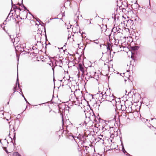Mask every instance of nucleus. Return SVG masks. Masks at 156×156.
<instances>
[{
    "mask_svg": "<svg viewBox=\"0 0 156 156\" xmlns=\"http://www.w3.org/2000/svg\"><path fill=\"white\" fill-rule=\"evenodd\" d=\"M9 128H10V131H9V133L8 135L9 136H10L11 133L12 132H13V133H14V136L13 137V140L14 141H15L16 140V133L15 132V130L14 129V128L13 126H11V125H9Z\"/></svg>",
    "mask_w": 156,
    "mask_h": 156,
    "instance_id": "1",
    "label": "nucleus"
},
{
    "mask_svg": "<svg viewBox=\"0 0 156 156\" xmlns=\"http://www.w3.org/2000/svg\"><path fill=\"white\" fill-rule=\"evenodd\" d=\"M66 137L67 138L73 140L74 139L75 136L73 135L71 133H69L68 132L66 133Z\"/></svg>",
    "mask_w": 156,
    "mask_h": 156,
    "instance_id": "2",
    "label": "nucleus"
},
{
    "mask_svg": "<svg viewBox=\"0 0 156 156\" xmlns=\"http://www.w3.org/2000/svg\"><path fill=\"white\" fill-rule=\"evenodd\" d=\"M10 39H11V41L13 42V44L15 45H16L17 44H18V41H19V39H18L19 36H17V37H16L15 38H14V41H13V39L12 38L11 35H9Z\"/></svg>",
    "mask_w": 156,
    "mask_h": 156,
    "instance_id": "3",
    "label": "nucleus"
},
{
    "mask_svg": "<svg viewBox=\"0 0 156 156\" xmlns=\"http://www.w3.org/2000/svg\"><path fill=\"white\" fill-rule=\"evenodd\" d=\"M108 91H107V92H104V93H103V94L101 93V97H102L101 98V100L103 101H104L105 99H106V100H107V97L108 95L107 94L108 93Z\"/></svg>",
    "mask_w": 156,
    "mask_h": 156,
    "instance_id": "4",
    "label": "nucleus"
},
{
    "mask_svg": "<svg viewBox=\"0 0 156 156\" xmlns=\"http://www.w3.org/2000/svg\"><path fill=\"white\" fill-rule=\"evenodd\" d=\"M80 28L78 24H77L76 26L73 27L72 28L73 32L74 33H77L79 31V29Z\"/></svg>",
    "mask_w": 156,
    "mask_h": 156,
    "instance_id": "5",
    "label": "nucleus"
},
{
    "mask_svg": "<svg viewBox=\"0 0 156 156\" xmlns=\"http://www.w3.org/2000/svg\"><path fill=\"white\" fill-rule=\"evenodd\" d=\"M115 97L113 95V94H110L108 95L107 97L106 101H111L113 99L115 98Z\"/></svg>",
    "mask_w": 156,
    "mask_h": 156,
    "instance_id": "6",
    "label": "nucleus"
},
{
    "mask_svg": "<svg viewBox=\"0 0 156 156\" xmlns=\"http://www.w3.org/2000/svg\"><path fill=\"white\" fill-rule=\"evenodd\" d=\"M121 29L119 28L118 27H114L112 30V31L114 32V33H116V32H117L118 33H120L121 32Z\"/></svg>",
    "mask_w": 156,
    "mask_h": 156,
    "instance_id": "7",
    "label": "nucleus"
},
{
    "mask_svg": "<svg viewBox=\"0 0 156 156\" xmlns=\"http://www.w3.org/2000/svg\"><path fill=\"white\" fill-rule=\"evenodd\" d=\"M136 60V59H131L129 61V64H127V66H129H129H133L135 64V62Z\"/></svg>",
    "mask_w": 156,
    "mask_h": 156,
    "instance_id": "8",
    "label": "nucleus"
},
{
    "mask_svg": "<svg viewBox=\"0 0 156 156\" xmlns=\"http://www.w3.org/2000/svg\"><path fill=\"white\" fill-rule=\"evenodd\" d=\"M78 69L81 71L83 73H84V68L83 66V65L81 63H79L78 65Z\"/></svg>",
    "mask_w": 156,
    "mask_h": 156,
    "instance_id": "9",
    "label": "nucleus"
},
{
    "mask_svg": "<svg viewBox=\"0 0 156 156\" xmlns=\"http://www.w3.org/2000/svg\"><path fill=\"white\" fill-rule=\"evenodd\" d=\"M130 104L128 105V106L127 107V112L130 113L132 111V102H130Z\"/></svg>",
    "mask_w": 156,
    "mask_h": 156,
    "instance_id": "10",
    "label": "nucleus"
},
{
    "mask_svg": "<svg viewBox=\"0 0 156 156\" xmlns=\"http://www.w3.org/2000/svg\"><path fill=\"white\" fill-rule=\"evenodd\" d=\"M120 105L121 106V109L123 111H124L127 112V110L128 106L127 105L125 104L124 106L122 105Z\"/></svg>",
    "mask_w": 156,
    "mask_h": 156,
    "instance_id": "11",
    "label": "nucleus"
},
{
    "mask_svg": "<svg viewBox=\"0 0 156 156\" xmlns=\"http://www.w3.org/2000/svg\"><path fill=\"white\" fill-rule=\"evenodd\" d=\"M104 65H107L108 68L110 67V61L109 59H106L104 61Z\"/></svg>",
    "mask_w": 156,
    "mask_h": 156,
    "instance_id": "12",
    "label": "nucleus"
},
{
    "mask_svg": "<svg viewBox=\"0 0 156 156\" xmlns=\"http://www.w3.org/2000/svg\"><path fill=\"white\" fill-rule=\"evenodd\" d=\"M17 45H16V50H19L20 48H22V45H23L25 44H20L19 43V41H18V44H17Z\"/></svg>",
    "mask_w": 156,
    "mask_h": 156,
    "instance_id": "13",
    "label": "nucleus"
},
{
    "mask_svg": "<svg viewBox=\"0 0 156 156\" xmlns=\"http://www.w3.org/2000/svg\"><path fill=\"white\" fill-rule=\"evenodd\" d=\"M92 115H90L88 117V118L90 119V120L92 121L94 120H95L94 119L95 118V115H94V113H92Z\"/></svg>",
    "mask_w": 156,
    "mask_h": 156,
    "instance_id": "14",
    "label": "nucleus"
},
{
    "mask_svg": "<svg viewBox=\"0 0 156 156\" xmlns=\"http://www.w3.org/2000/svg\"><path fill=\"white\" fill-rule=\"evenodd\" d=\"M98 26L101 27V29H102V27H103V29H102L101 30L102 32H103V31H104L105 32L106 30L107 25H106L104 26L103 24H102V27H101V26H100L99 25H98Z\"/></svg>",
    "mask_w": 156,
    "mask_h": 156,
    "instance_id": "15",
    "label": "nucleus"
},
{
    "mask_svg": "<svg viewBox=\"0 0 156 156\" xmlns=\"http://www.w3.org/2000/svg\"><path fill=\"white\" fill-rule=\"evenodd\" d=\"M42 33V31H39V32L37 34V35H36L35 36V39L36 40V38L37 37V36H38L40 38H41V36H42V35L41 34V33Z\"/></svg>",
    "mask_w": 156,
    "mask_h": 156,
    "instance_id": "16",
    "label": "nucleus"
},
{
    "mask_svg": "<svg viewBox=\"0 0 156 156\" xmlns=\"http://www.w3.org/2000/svg\"><path fill=\"white\" fill-rule=\"evenodd\" d=\"M17 85L18 86V87L19 88H20V84H19V82L18 72H17V79H16V85L17 86Z\"/></svg>",
    "mask_w": 156,
    "mask_h": 156,
    "instance_id": "17",
    "label": "nucleus"
},
{
    "mask_svg": "<svg viewBox=\"0 0 156 156\" xmlns=\"http://www.w3.org/2000/svg\"><path fill=\"white\" fill-rule=\"evenodd\" d=\"M25 44L23 45H22V48H20L19 49V50H17L19 52H23L24 51V48L25 47Z\"/></svg>",
    "mask_w": 156,
    "mask_h": 156,
    "instance_id": "18",
    "label": "nucleus"
},
{
    "mask_svg": "<svg viewBox=\"0 0 156 156\" xmlns=\"http://www.w3.org/2000/svg\"><path fill=\"white\" fill-rule=\"evenodd\" d=\"M104 92L105 91H98V92L97 93V94H95V96H96V97H98L99 96V95H101V93H102V94H103V93H104Z\"/></svg>",
    "mask_w": 156,
    "mask_h": 156,
    "instance_id": "19",
    "label": "nucleus"
},
{
    "mask_svg": "<svg viewBox=\"0 0 156 156\" xmlns=\"http://www.w3.org/2000/svg\"><path fill=\"white\" fill-rule=\"evenodd\" d=\"M12 8H13V10H14L15 12H16V9H17L18 8V7L16 6V4L12 5V7L11 9V11H12Z\"/></svg>",
    "mask_w": 156,
    "mask_h": 156,
    "instance_id": "20",
    "label": "nucleus"
},
{
    "mask_svg": "<svg viewBox=\"0 0 156 156\" xmlns=\"http://www.w3.org/2000/svg\"><path fill=\"white\" fill-rule=\"evenodd\" d=\"M10 12L9 14L8 15V16H7V17L6 18V20L4 21V22H5L6 21V20H8V21L9 20H10V17L11 16L12 18H13V13H12V15L11 16H10V18H9V16H10Z\"/></svg>",
    "mask_w": 156,
    "mask_h": 156,
    "instance_id": "21",
    "label": "nucleus"
},
{
    "mask_svg": "<svg viewBox=\"0 0 156 156\" xmlns=\"http://www.w3.org/2000/svg\"><path fill=\"white\" fill-rule=\"evenodd\" d=\"M111 103H112L113 105L114 106L115 105L116 106L117 102L114 99H113L111 101H110Z\"/></svg>",
    "mask_w": 156,
    "mask_h": 156,
    "instance_id": "22",
    "label": "nucleus"
},
{
    "mask_svg": "<svg viewBox=\"0 0 156 156\" xmlns=\"http://www.w3.org/2000/svg\"><path fill=\"white\" fill-rule=\"evenodd\" d=\"M79 19V16L76 14L74 16V20L77 23V20H78Z\"/></svg>",
    "mask_w": 156,
    "mask_h": 156,
    "instance_id": "23",
    "label": "nucleus"
},
{
    "mask_svg": "<svg viewBox=\"0 0 156 156\" xmlns=\"http://www.w3.org/2000/svg\"><path fill=\"white\" fill-rule=\"evenodd\" d=\"M111 46V44L110 43L108 42L107 43V49L108 50H110Z\"/></svg>",
    "mask_w": 156,
    "mask_h": 156,
    "instance_id": "24",
    "label": "nucleus"
},
{
    "mask_svg": "<svg viewBox=\"0 0 156 156\" xmlns=\"http://www.w3.org/2000/svg\"><path fill=\"white\" fill-rule=\"evenodd\" d=\"M139 47L137 46H133L132 47V49L133 50H136L138 49Z\"/></svg>",
    "mask_w": 156,
    "mask_h": 156,
    "instance_id": "25",
    "label": "nucleus"
},
{
    "mask_svg": "<svg viewBox=\"0 0 156 156\" xmlns=\"http://www.w3.org/2000/svg\"><path fill=\"white\" fill-rule=\"evenodd\" d=\"M13 155L14 156H21L18 152H16L13 153Z\"/></svg>",
    "mask_w": 156,
    "mask_h": 156,
    "instance_id": "26",
    "label": "nucleus"
},
{
    "mask_svg": "<svg viewBox=\"0 0 156 156\" xmlns=\"http://www.w3.org/2000/svg\"><path fill=\"white\" fill-rule=\"evenodd\" d=\"M21 2H22V6H21L23 7L25 10H26L27 11H29V10L28 9H27V8L23 4V0H22Z\"/></svg>",
    "mask_w": 156,
    "mask_h": 156,
    "instance_id": "27",
    "label": "nucleus"
},
{
    "mask_svg": "<svg viewBox=\"0 0 156 156\" xmlns=\"http://www.w3.org/2000/svg\"><path fill=\"white\" fill-rule=\"evenodd\" d=\"M128 23H129V22H130V24L131 25H133L134 24V22H133V20H128V22H127Z\"/></svg>",
    "mask_w": 156,
    "mask_h": 156,
    "instance_id": "28",
    "label": "nucleus"
},
{
    "mask_svg": "<svg viewBox=\"0 0 156 156\" xmlns=\"http://www.w3.org/2000/svg\"><path fill=\"white\" fill-rule=\"evenodd\" d=\"M36 55V53H34V52H33V53H30V56H32V55H33V56H35Z\"/></svg>",
    "mask_w": 156,
    "mask_h": 156,
    "instance_id": "29",
    "label": "nucleus"
},
{
    "mask_svg": "<svg viewBox=\"0 0 156 156\" xmlns=\"http://www.w3.org/2000/svg\"><path fill=\"white\" fill-rule=\"evenodd\" d=\"M16 85L15 87L13 89V90L14 91L13 93H14V92H16Z\"/></svg>",
    "mask_w": 156,
    "mask_h": 156,
    "instance_id": "30",
    "label": "nucleus"
},
{
    "mask_svg": "<svg viewBox=\"0 0 156 156\" xmlns=\"http://www.w3.org/2000/svg\"><path fill=\"white\" fill-rule=\"evenodd\" d=\"M102 97H101V95H99V96L98 97H96V98H98V100L100 101L101 100V98Z\"/></svg>",
    "mask_w": 156,
    "mask_h": 156,
    "instance_id": "31",
    "label": "nucleus"
},
{
    "mask_svg": "<svg viewBox=\"0 0 156 156\" xmlns=\"http://www.w3.org/2000/svg\"><path fill=\"white\" fill-rule=\"evenodd\" d=\"M88 96H89V97L90 98V101H91V99H93V97L92 95L90 94H89Z\"/></svg>",
    "mask_w": 156,
    "mask_h": 156,
    "instance_id": "32",
    "label": "nucleus"
},
{
    "mask_svg": "<svg viewBox=\"0 0 156 156\" xmlns=\"http://www.w3.org/2000/svg\"><path fill=\"white\" fill-rule=\"evenodd\" d=\"M122 149L123 152L124 153H127L126 151L125 150L123 145H122Z\"/></svg>",
    "mask_w": 156,
    "mask_h": 156,
    "instance_id": "33",
    "label": "nucleus"
},
{
    "mask_svg": "<svg viewBox=\"0 0 156 156\" xmlns=\"http://www.w3.org/2000/svg\"><path fill=\"white\" fill-rule=\"evenodd\" d=\"M115 15L114 14H112V18H113L114 17V19L115 20H116V19H115Z\"/></svg>",
    "mask_w": 156,
    "mask_h": 156,
    "instance_id": "34",
    "label": "nucleus"
},
{
    "mask_svg": "<svg viewBox=\"0 0 156 156\" xmlns=\"http://www.w3.org/2000/svg\"><path fill=\"white\" fill-rule=\"evenodd\" d=\"M149 5L147 6V8L148 9H150L151 8V5H150V0H149Z\"/></svg>",
    "mask_w": 156,
    "mask_h": 156,
    "instance_id": "35",
    "label": "nucleus"
},
{
    "mask_svg": "<svg viewBox=\"0 0 156 156\" xmlns=\"http://www.w3.org/2000/svg\"><path fill=\"white\" fill-rule=\"evenodd\" d=\"M78 92H79V96H81L82 95V91H80V90H79L78 91Z\"/></svg>",
    "mask_w": 156,
    "mask_h": 156,
    "instance_id": "36",
    "label": "nucleus"
},
{
    "mask_svg": "<svg viewBox=\"0 0 156 156\" xmlns=\"http://www.w3.org/2000/svg\"><path fill=\"white\" fill-rule=\"evenodd\" d=\"M112 59H111L110 61V65L111 66H112H112H113V64L112 63Z\"/></svg>",
    "mask_w": 156,
    "mask_h": 156,
    "instance_id": "37",
    "label": "nucleus"
},
{
    "mask_svg": "<svg viewBox=\"0 0 156 156\" xmlns=\"http://www.w3.org/2000/svg\"><path fill=\"white\" fill-rule=\"evenodd\" d=\"M23 12L24 14H26V18H27V12H25L24 11H23Z\"/></svg>",
    "mask_w": 156,
    "mask_h": 156,
    "instance_id": "38",
    "label": "nucleus"
},
{
    "mask_svg": "<svg viewBox=\"0 0 156 156\" xmlns=\"http://www.w3.org/2000/svg\"><path fill=\"white\" fill-rule=\"evenodd\" d=\"M132 78V76H129V77L127 78L128 79H129V80H130L131 81H132V80H131V78Z\"/></svg>",
    "mask_w": 156,
    "mask_h": 156,
    "instance_id": "39",
    "label": "nucleus"
},
{
    "mask_svg": "<svg viewBox=\"0 0 156 156\" xmlns=\"http://www.w3.org/2000/svg\"><path fill=\"white\" fill-rule=\"evenodd\" d=\"M1 27L3 29L5 30V29H4V26L3 25H1Z\"/></svg>",
    "mask_w": 156,
    "mask_h": 156,
    "instance_id": "40",
    "label": "nucleus"
},
{
    "mask_svg": "<svg viewBox=\"0 0 156 156\" xmlns=\"http://www.w3.org/2000/svg\"><path fill=\"white\" fill-rule=\"evenodd\" d=\"M79 124L81 126H83L84 125L83 122H82L81 123H79Z\"/></svg>",
    "mask_w": 156,
    "mask_h": 156,
    "instance_id": "41",
    "label": "nucleus"
},
{
    "mask_svg": "<svg viewBox=\"0 0 156 156\" xmlns=\"http://www.w3.org/2000/svg\"><path fill=\"white\" fill-rule=\"evenodd\" d=\"M20 92L21 93H20V94H23L22 89L21 88H20Z\"/></svg>",
    "mask_w": 156,
    "mask_h": 156,
    "instance_id": "42",
    "label": "nucleus"
},
{
    "mask_svg": "<svg viewBox=\"0 0 156 156\" xmlns=\"http://www.w3.org/2000/svg\"><path fill=\"white\" fill-rule=\"evenodd\" d=\"M71 35H70L69 34L68 37V39H69L70 38H71Z\"/></svg>",
    "mask_w": 156,
    "mask_h": 156,
    "instance_id": "43",
    "label": "nucleus"
},
{
    "mask_svg": "<svg viewBox=\"0 0 156 156\" xmlns=\"http://www.w3.org/2000/svg\"><path fill=\"white\" fill-rule=\"evenodd\" d=\"M96 42L94 41V42L96 44H98L99 43V42L98 41V40H96Z\"/></svg>",
    "mask_w": 156,
    "mask_h": 156,
    "instance_id": "44",
    "label": "nucleus"
},
{
    "mask_svg": "<svg viewBox=\"0 0 156 156\" xmlns=\"http://www.w3.org/2000/svg\"><path fill=\"white\" fill-rule=\"evenodd\" d=\"M25 101H26V103H28V104H29V103H28L27 100L25 98H24Z\"/></svg>",
    "mask_w": 156,
    "mask_h": 156,
    "instance_id": "45",
    "label": "nucleus"
},
{
    "mask_svg": "<svg viewBox=\"0 0 156 156\" xmlns=\"http://www.w3.org/2000/svg\"><path fill=\"white\" fill-rule=\"evenodd\" d=\"M83 122H84L85 125L86 126L87 124V123L86 122V121H84Z\"/></svg>",
    "mask_w": 156,
    "mask_h": 156,
    "instance_id": "46",
    "label": "nucleus"
},
{
    "mask_svg": "<svg viewBox=\"0 0 156 156\" xmlns=\"http://www.w3.org/2000/svg\"><path fill=\"white\" fill-rule=\"evenodd\" d=\"M44 32H45V35L46 37V30H45V28H44Z\"/></svg>",
    "mask_w": 156,
    "mask_h": 156,
    "instance_id": "47",
    "label": "nucleus"
},
{
    "mask_svg": "<svg viewBox=\"0 0 156 156\" xmlns=\"http://www.w3.org/2000/svg\"><path fill=\"white\" fill-rule=\"evenodd\" d=\"M22 94V96L24 98H25V97H24V95H23V94Z\"/></svg>",
    "mask_w": 156,
    "mask_h": 156,
    "instance_id": "48",
    "label": "nucleus"
},
{
    "mask_svg": "<svg viewBox=\"0 0 156 156\" xmlns=\"http://www.w3.org/2000/svg\"><path fill=\"white\" fill-rule=\"evenodd\" d=\"M70 101H71L72 102V101H74V100H73V99H72V98H71V99H70Z\"/></svg>",
    "mask_w": 156,
    "mask_h": 156,
    "instance_id": "49",
    "label": "nucleus"
},
{
    "mask_svg": "<svg viewBox=\"0 0 156 156\" xmlns=\"http://www.w3.org/2000/svg\"><path fill=\"white\" fill-rule=\"evenodd\" d=\"M76 93H77V91H76V92L75 91V92L74 93L75 94H75L74 95V96H76Z\"/></svg>",
    "mask_w": 156,
    "mask_h": 156,
    "instance_id": "50",
    "label": "nucleus"
},
{
    "mask_svg": "<svg viewBox=\"0 0 156 156\" xmlns=\"http://www.w3.org/2000/svg\"><path fill=\"white\" fill-rule=\"evenodd\" d=\"M18 9H19L20 11H21V10L20 8V7H19V8L18 7Z\"/></svg>",
    "mask_w": 156,
    "mask_h": 156,
    "instance_id": "51",
    "label": "nucleus"
},
{
    "mask_svg": "<svg viewBox=\"0 0 156 156\" xmlns=\"http://www.w3.org/2000/svg\"><path fill=\"white\" fill-rule=\"evenodd\" d=\"M79 31V33H80L81 34V35H82V34L81 33V32H80V30H79V31Z\"/></svg>",
    "mask_w": 156,
    "mask_h": 156,
    "instance_id": "52",
    "label": "nucleus"
},
{
    "mask_svg": "<svg viewBox=\"0 0 156 156\" xmlns=\"http://www.w3.org/2000/svg\"><path fill=\"white\" fill-rule=\"evenodd\" d=\"M113 55H111V58H113Z\"/></svg>",
    "mask_w": 156,
    "mask_h": 156,
    "instance_id": "53",
    "label": "nucleus"
},
{
    "mask_svg": "<svg viewBox=\"0 0 156 156\" xmlns=\"http://www.w3.org/2000/svg\"><path fill=\"white\" fill-rule=\"evenodd\" d=\"M9 138H11V142H12V138L11 137H9Z\"/></svg>",
    "mask_w": 156,
    "mask_h": 156,
    "instance_id": "54",
    "label": "nucleus"
},
{
    "mask_svg": "<svg viewBox=\"0 0 156 156\" xmlns=\"http://www.w3.org/2000/svg\"><path fill=\"white\" fill-rule=\"evenodd\" d=\"M17 5H19L20 6H21V4H20L19 3H18L17 4Z\"/></svg>",
    "mask_w": 156,
    "mask_h": 156,
    "instance_id": "55",
    "label": "nucleus"
},
{
    "mask_svg": "<svg viewBox=\"0 0 156 156\" xmlns=\"http://www.w3.org/2000/svg\"><path fill=\"white\" fill-rule=\"evenodd\" d=\"M29 14H30V15H31L32 16H33V15H32V14L30 12H29Z\"/></svg>",
    "mask_w": 156,
    "mask_h": 156,
    "instance_id": "56",
    "label": "nucleus"
},
{
    "mask_svg": "<svg viewBox=\"0 0 156 156\" xmlns=\"http://www.w3.org/2000/svg\"><path fill=\"white\" fill-rule=\"evenodd\" d=\"M11 4H12V5H13L12 3V2H11Z\"/></svg>",
    "mask_w": 156,
    "mask_h": 156,
    "instance_id": "57",
    "label": "nucleus"
},
{
    "mask_svg": "<svg viewBox=\"0 0 156 156\" xmlns=\"http://www.w3.org/2000/svg\"><path fill=\"white\" fill-rule=\"evenodd\" d=\"M49 65H50V66H51V65L52 64L51 63H49Z\"/></svg>",
    "mask_w": 156,
    "mask_h": 156,
    "instance_id": "58",
    "label": "nucleus"
},
{
    "mask_svg": "<svg viewBox=\"0 0 156 156\" xmlns=\"http://www.w3.org/2000/svg\"><path fill=\"white\" fill-rule=\"evenodd\" d=\"M19 59H17V61L18 62V61H19Z\"/></svg>",
    "mask_w": 156,
    "mask_h": 156,
    "instance_id": "59",
    "label": "nucleus"
},
{
    "mask_svg": "<svg viewBox=\"0 0 156 156\" xmlns=\"http://www.w3.org/2000/svg\"><path fill=\"white\" fill-rule=\"evenodd\" d=\"M52 70H53V71L54 72V68H52Z\"/></svg>",
    "mask_w": 156,
    "mask_h": 156,
    "instance_id": "60",
    "label": "nucleus"
},
{
    "mask_svg": "<svg viewBox=\"0 0 156 156\" xmlns=\"http://www.w3.org/2000/svg\"><path fill=\"white\" fill-rule=\"evenodd\" d=\"M89 24H90V23H91V22H90V21H89Z\"/></svg>",
    "mask_w": 156,
    "mask_h": 156,
    "instance_id": "61",
    "label": "nucleus"
},
{
    "mask_svg": "<svg viewBox=\"0 0 156 156\" xmlns=\"http://www.w3.org/2000/svg\"><path fill=\"white\" fill-rule=\"evenodd\" d=\"M51 58V59H52V58H54V57H51V58Z\"/></svg>",
    "mask_w": 156,
    "mask_h": 156,
    "instance_id": "62",
    "label": "nucleus"
},
{
    "mask_svg": "<svg viewBox=\"0 0 156 156\" xmlns=\"http://www.w3.org/2000/svg\"><path fill=\"white\" fill-rule=\"evenodd\" d=\"M69 127V126H66V127L67 128Z\"/></svg>",
    "mask_w": 156,
    "mask_h": 156,
    "instance_id": "63",
    "label": "nucleus"
},
{
    "mask_svg": "<svg viewBox=\"0 0 156 156\" xmlns=\"http://www.w3.org/2000/svg\"><path fill=\"white\" fill-rule=\"evenodd\" d=\"M113 121L114 122H115V120L114 119L113 120Z\"/></svg>",
    "mask_w": 156,
    "mask_h": 156,
    "instance_id": "64",
    "label": "nucleus"
}]
</instances>
